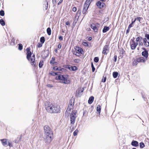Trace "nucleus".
I'll return each mask as SVG.
<instances>
[{"instance_id":"nucleus-1","label":"nucleus","mask_w":149,"mask_h":149,"mask_svg":"<svg viewBox=\"0 0 149 149\" xmlns=\"http://www.w3.org/2000/svg\"><path fill=\"white\" fill-rule=\"evenodd\" d=\"M45 108L47 111L51 113L60 112V107L56 104H49L47 106H46Z\"/></svg>"},{"instance_id":"nucleus-2","label":"nucleus","mask_w":149,"mask_h":149,"mask_svg":"<svg viewBox=\"0 0 149 149\" xmlns=\"http://www.w3.org/2000/svg\"><path fill=\"white\" fill-rule=\"evenodd\" d=\"M26 58L30 62L31 65L33 66H35L36 65V61L35 55L32 54L30 51V48H27L26 49Z\"/></svg>"},{"instance_id":"nucleus-3","label":"nucleus","mask_w":149,"mask_h":149,"mask_svg":"<svg viewBox=\"0 0 149 149\" xmlns=\"http://www.w3.org/2000/svg\"><path fill=\"white\" fill-rule=\"evenodd\" d=\"M56 80H60L62 81V82L65 84H69L70 83V81L68 79V76L67 75H59L56 76L55 78Z\"/></svg>"},{"instance_id":"nucleus-4","label":"nucleus","mask_w":149,"mask_h":149,"mask_svg":"<svg viewBox=\"0 0 149 149\" xmlns=\"http://www.w3.org/2000/svg\"><path fill=\"white\" fill-rule=\"evenodd\" d=\"M53 137V133L45 134L44 139L45 142L47 143H49L52 141Z\"/></svg>"},{"instance_id":"nucleus-5","label":"nucleus","mask_w":149,"mask_h":149,"mask_svg":"<svg viewBox=\"0 0 149 149\" xmlns=\"http://www.w3.org/2000/svg\"><path fill=\"white\" fill-rule=\"evenodd\" d=\"M92 0H86V1L84 4V7L82 10V13L83 14H86Z\"/></svg>"},{"instance_id":"nucleus-6","label":"nucleus","mask_w":149,"mask_h":149,"mask_svg":"<svg viewBox=\"0 0 149 149\" xmlns=\"http://www.w3.org/2000/svg\"><path fill=\"white\" fill-rule=\"evenodd\" d=\"M77 111H74L73 112L70 114V123L72 124H74L75 122L76 118L77 116L76 114Z\"/></svg>"},{"instance_id":"nucleus-7","label":"nucleus","mask_w":149,"mask_h":149,"mask_svg":"<svg viewBox=\"0 0 149 149\" xmlns=\"http://www.w3.org/2000/svg\"><path fill=\"white\" fill-rule=\"evenodd\" d=\"M75 51L74 52V54L78 56H80L81 54H82L83 52V50L80 47L76 46L74 48Z\"/></svg>"},{"instance_id":"nucleus-8","label":"nucleus","mask_w":149,"mask_h":149,"mask_svg":"<svg viewBox=\"0 0 149 149\" xmlns=\"http://www.w3.org/2000/svg\"><path fill=\"white\" fill-rule=\"evenodd\" d=\"M44 132L45 134L52 133L51 129L48 125H45L44 127Z\"/></svg>"},{"instance_id":"nucleus-9","label":"nucleus","mask_w":149,"mask_h":149,"mask_svg":"<svg viewBox=\"0 0 149 149\" xmlns=\"http://www.w3.org/2000/svg\"><path fill=\"white\" fill-rule=\"evenodd\" d=\"M138 44V43L135 42L134 40H132V42L131 43V49L132 50L134 49Z\"/></svg>"},{"instance_id":"nucleus-10","label":"nucleus","mask_w":149,"mask_h":149,"mask_svg":"<svg viewBox=\"0 0 149 149\" xmlns=\"http://www.w3.org/2000/svg\"><path fill=\"white\" fill-rule=\"evenodd\" d=\"M1 141L2 143L3 146H8V143L9 141L8 139H1Z\"/></svg>"},{"instance_id":"nucleus-11","label":"nucleus","mask_w":149,"mask_h":149,"mask_svg":"<svg viewBox=\"0 0 149 149\" xmlns=\"http://www.w3.org/2000/svg\"><path fill=\"white\" fill-rule=\"evenodd\" d=\"M73 109L71 108L70 109V108L68 107V108L65 112V113L66 116H68L70 114H71L73 112Z\"/></svg>"},{"instance_id":"nucleus-12","label":"nucleus","mask_w":149,"mask_h":149,"mask_svg":"<svg viewBox=\"0 0 149 149\" xmlns=\"http://www.w3.org/2000/svg\"><path fill=\"white\" fill-rule=\"evenodd\" d=\"M144 51L142 52V55L145 57L146 58H147L148 56V52L146 50L145 48H143Z\"/></svg>"},{"instance_id":"nucleus-13","label":"nucleus","mask_w":149,"mask_h":149,"mask_svg":"<svg viewBox=\"0 0 149 149\" xmlns=\"http://www.w3.org/2000/svg\"><path fill=\"white\" fill-rule=\"evenodd\" d=\"M104 4L103 2H101L100 1L98 2L97 3V6L100 8H102L104 6Z\"/></svg>"},{"instance_id":"nucleus-14","label":"nucleus","mask_w":149,"mask_h":149,"mask_svg":"<svg viewBox=\"0 0 149 149\" xmlns=\"http://www.w3.org/2000/svg\"><path fill=\"white\" fill-rule=\"evenodd\" d=\"M91 27L93 29L95 32H97V28L96 25L94 24H92L91 25Z\"/></svg>"},{"instance_id":"nucleus-15","label":"nucleus","mask_w":149,"mask_h":149,"mask_svg":"<svg viewBox=\"0 0 149 149\" xmlns=\"http://www.w3.org/2000/svg\"><path fill=\"white\" fill-rule=\"evenodd\" d=\"M143 42L144 45L146 47L149 46V42L147 41L146 38H144L143 39Z\"/></svg>"},{"instance_id":"nucleus-16","label":"nucleus","mask_w":149,"mask_h":149,"mask_svg":"<svg viewBox=\"0 0 149 149\" xmlns=\"http://www.w3.org/2000/svg\"><path fill=\"white\" fill-rule=\"evenodd\" d=\"M74 105V102L72 101H69L68 104V107L70 108L73 109V107Z\"/></svg>"},{"instance_id":"nucleus-17","label":"nucleus","mask_w":149,"mask_h":149,"mask_svg":"<svg viewBox=\"0 0 149 149\" xmlns=\"http://www.w3.org/2000/svg\"><path fill=\"white\" fill-rule=\"evenodd\" d=\"M131 145L135 147H137L139 145L138 142L137 141H133L132 142Z\"/></svg>"},{"instance_id":"nucleus-18","label":"nucleus","mask_w":149,"mask_h":149,"mask_svg":"<svg viewBox=\"0 0 149 149\" xmlns=\"http://www.w3.org/2000/svg\"><path fill=\"white\" fill-rule=\"evenodd\" d=\"M109 29V27L105 26L102 30V32L103 33H105L108 31Z\"/></svg>"},{"instance_id":"nucleus-19","label":"nucleus","mask_w":149,"mask_h":149,"mask_svg":"<svg viewBox=\"0 0 149 149\" xmlns=\"http://www.w3.org/2000/svg\"><path fill=\"white\" fill-rule=\"evenodd\" d=\"M108 48V46L107 45H105L103 48V50L102 52L103 54H106V52L107 50V49Z\"/></svg>"},{"instance_id":"nucleus-20","label":"nucleus","mask_w":149,"mask_h":149,"mask_svg":"<svg viewBox=\"0 0 149 149\" xmlns=\"http://www.w3.org/2000/svg\"><path fill=\"white\" fill-rule=\"evenodd\" d=\"M147 60V58L144 59L143 58H140L138 59L139 62H143L144 63Z\"/></svg>"},{"instance_id":"nucleus-21","label":"nucleus","mask_w":149,"mask_h":149,"mask_svg":"<svg viewBox=\"0 0 149 149\" xmlns=\"http://www.w3.org/2000/svg\"><path fill=\"white\" fill-rule=\"evenodd\" d=\"M96 110L97 112L100 114L101 110V107L100 105H98L97 107Z\"/></svg>"},{"instance_id":"nucleus-22","label":"nucleus","mask_w":149,"mask_h":149,"mask_svg":"<svg viewBox=\"0 0 149 149\" xmlns=\"http://www.w3.org/2000/svg\"><path fill=\"white\" fill-rule=\"evenodd\" d=\"M94 98L93 97L91 96L90 97L88 100V103L89 104H91L93 102L94 100Z\"/></svg>"},{"instance_id":"nucleus-23","label":"nucleus","mask_w":149,"mask_h":149,"mask_svg":"<svg viewBox=\"0 0 149 149\" xmlns=\"http://www.w3.org/2000/svg\"><path fill=\"white\" fill-rule=\"evenodd\" d=\"M69 69L72 71H75L77 69V68L76 66H74L69 67Z\"/></svg>"},{"instance_id":"nucleus-24","label":"nucleus","mask_w":149,"mask_h":149,"mask_svg":"<svg viewBox=\"0 0 149 149\" xmlns=\"http://www.w3.org/2000/svg\"><path fill=\"white\" fill-rule=\"evenodd\" d=\"M118 75V73L117 72H114L113 73V75L114 78H116Z\"/></svg>"},{"instance_id":"nucleus-25","label":"nucleus","mask_w":149,"mask_h":149,"mask_svg":"<svg viewBox=\"0 0 149 149\" xmlns=\"http://www.w3.org/2000/svg\"><path fill=\"white\" fill-rule=\"evenodd\" d=\"M47 32L49 35H50L51 33V29L50 28H48L47 29Z\"/></svg>"},{"instance_id":"nucleus-26","label":"nucleus","mask_w":149,"mask_h":149,"mask_svg":"<svg viewBox=\"0 0 149 149\" xmlns=\"http://www.w3.org/2000/svg\"><path fill=\"white\" fill-rule=\"evenodd\" d=\"M0 24L3 26H4L5 24L4 21L2 19H0Z\"/></svg>"},{"instance_id":"nucleus-27","label":"nucleus","mask_w":149,"mask_h":149,"mask_svg":"<svg viewBox=\"0 0 149 149\" xmlns=\"http://www.w3.org/2000/svg\"><path fill=\"white\" fill-rule=\"evenodd\" d=\"M136 18L133 21H132V23L130 24L129 25V28H131L132 26V25L135 22L136 20Z\"/></svg>"},{"instance_id":"nucleus-28","label":"nucleus","mask_w":149,"mask_h":149,"mask_svg":"<svg viewBox=\"0 0 149 149\" xmlns=\"http://www.w3.org/2000/svg\"><path fill=\"white\" fill-rule=\"evenodd\" d=\"M45 41V38L44 37H42L40 39V42L42 43H44Z\"/></svg>"},{"instance_id":"nucleus-29","label":"nucleus","mask_w":149,"mask_h":149,"mask_svg":"<svg viewBox=\"0 0 149 149\" xmlns=\"http://www.w3.org/2000/svg\"><path fill=\"white\" fill-rule=\"evenodd\" d=\"M142 39V38L141 37H138L136 39V42L141 41Z\"/></svg>"},{"instance_id":"nucleus-30","label":"nucleus","mask_w":149,"mask_h":149,"mask_svg":"<svg viewBox=\"0 0 149 149\" xmlns=\"http://www.w3.org/2000/svg\"><path fill=\"white\" fill-rule=\"evenodd\" d=\"M23 48V46L22 44H19L18 49L19 50H21Z\"/></svg>"},{"instance_id":"nucleus-31","label":"nucleus","mask_w":149,"mask_h":149,"mask_svg":"<svg viewBox=\"0 0 149 149\" xmlns=\"http://www.w3.org/2000/svg\"><path fill=\"white\" fill-rule=\"evenodd\" d=\"M43 61H40L39 64L40 68H42L43 65Z\"/></svg>"},{"instance_id":"nucleus-32","label":"nucleus","mask_w":149,"mask_h":149,"mask_svg":"<svg viewBox=\"0 0 149 149\" xmlns=\"http://www.w3.org/2000/svg\"><path fill=\"white\" fill-rule=\"evenodd\" d=\"M138 62V60H134L133 62V65H136L137 64V62Z\"/></svg>"},{"instance_id":"nucleus-33","label":"nucleus","mask_w":149,"mask_h":149,"mask_svg":"<svg viewBox=\"0 0 149 149\" xmlns=\"http://www.w3.org/2000/svg\"><path fill=\"white\" fill-rule=\"evenodd\" d=\"M74 61L75 63H79L80 62V60L79 59H76L74 60Z\"/></svg>"},{"instance_id":"nucleus-34","label":"nucleus","mask_w":149,"mask_h":149,"mask_svg":"<svg viewBox=\"0 0 149 149\" xmlns=\"http://www.w3.org/2000/svg\"><path fill=\"white\" fill-rule=\"evenodd\" d=\"M55 60V58L54 57H52L51 60L50 61V63L52 64V63L54 62Z\"/></svg>"},{"instance_id":"nucleus-35","label":"nucleus","mask_w":149,"mask_h":149,"mask_svg":"<svg viewBox=\"0 0 149 149\" xmlns=\"http://www.w3.org/2000/svg\"><path fill=\"white\" fill-rule=\"evenodd\" d=\"M0 15L1 16H3L4 15V12L3 10H1L0 11Z\"/></svg>"},{"instance_id":"nucleus-36","label":"nucleus","mask_w":149,"mask_h":149,"mask_svg":"<svg viewBox=\"0 0 149 149\" xmlns=\"http://www.w3.org/2000/svg\"><path fill=\"white\" fill-rule=\"evenodd\" d=\"M81 13V11L80 10H78L77 13V15H78V17H79L80 15V14Z\"/></svg>"},{"instance_id":"nucleus-37","label":"nucleus","mask_w":149,"mask_h":149,"mask_svg":"<svg viewBox=\"0 0 149 149\" xmlns=\"http://www.w3.org/2000/svg\"><path fill=\"white\" fill-rule=\"evenodd\" d=\"M94 61L96 62V63H97L98 62V61H99V58L98 57H95L94 58Z\"/></svg>"},{"instance_id":"nucleus-38","label":"nucleus","mask_w":149,"mask_h":149,"mask_svg":"<svg viewBox=\"0 0 149 149\" xmlns=\"http://www.w3.org/2000/svg\"><path fill=\"white\" fill-rule=\"evenodd\" d=\"M140 146L141 148H143L144 147V144L142 142L140 143Z\"/></svg>"},{"instance_id":"nucleus-39","label":"nucleus","mask_w":149,"mask_h":149,"mask_svg":"<svg viewBox=\"0 0 149 149\" xmlns=\"http://www.w3.org/2000/svg\"><path fill=\"white\" fill-rule=\"evenodd\" d=\"M65 70V69L63 68H61L60 67L58 68V69L57 70H58L59 71H63Z\"/></svg>"},{"instance_id":"nucleus-40","label":"nucleus","mask_w":149,"mask_h":149,"mask_svg":"<svg viewBox=\"0 0 149 149\" xmlns=\"http://www.w3.org/2000/svg\"><path fill=\"white\" fill-rule=\"evenodd\" d=\"M91 67L92 68V70L93 72H94L95 70V68L93 66V64L92 63L91 64Z\"/></svg>"},{"instance_id":"nucleus-41","label":"nucleus","mask_w":149,"mask_h":149,"mask_svg":"<svg viewBox=\"0 0 149 149\" xmlns=\"http://www.w3.org/2000/svg\"><path fill=\"white\" fill-rule=\"evenodd\" d=\"M78 131L77 130H75L73 133V134L74 136H76L77 134Z\"/></svg>"},{"instance_id":"nucleus-42","label":"nucleus","mask_w":149,"mask_h":149,"mask_svg":"<svg viewBox=\"0 0 149 149\" xmlns=\"http://www.w3.org/2000/svg\"><path fill=\"white\" fill-rule=\"evenodd\" d=\"M83 45L86 46H88V44L87 42H83L82 43Z\"/></svg>"},{"instance_id":"nucleus-43","label":"nucleus","mask_w":149,"mask_h":149,"mask_svg":"<svg viewBox=\"0 0 149 149\" xmlns=\"http://www.w3.org/2000/svg\"><path fill=\"white\" fill-rule=\"evenodd\" d=\"M106 79L107 78L106 77H103V79H102V81L103 82H105L106 81Z\"/></svg>"},{"instance_id":"nucleus-44","label":"nucleus","mask_w":149,"mask_h":149,"mask_svg":"<svg viewBox=\"0 0 149 149\" xmlns=\"http://www.w3.org/2000/svg\"><path fill=\"white\" fill-rule=\"evenodd\" d=\"M8 145L10 147H12L13 145L12 143H10L8 141Z\"/></svg>"},{"instance_id":"nucleus-45","label":"nucleus","mask_w":149,"mask_h":149,"mask_svg":"<svg viewBox=\"0 0 149 149\" xmlns=\"http://www.w3.org/2000/svg\"><path fill=\"white\" fill-rule=\"evenodd\" d=\"M145 37L147 38L148 40H149V34H146L145 35Z\"/></svg>"},{"instance_id":"nucleus-46","label":"nucleus","mask_w":149,"mask_h":149,"mask_svg":"<svg viewBox=\"0 0 149 149\" xmlns=\"http://www.w3.org/2000/svg\"><path fill=\"white\" fill-rule=\"evenodd\" d=\"M72 10L74 12H75L77 10V8L75 7H74L72 9Z\"/></svg>"},{"instance_id":"nucleus-47","label":"nucleus","mask_w":149,"mask_h":149,"mask_svg":"<svg viewBox=\"0 0 149 149\" xmlns=\"http://www.w3.org/2000/svg\"><path fill=\"white\" fill-rule=\"evenodd\" d=\"M58 73H56V72H53L52 73H51V74L53 75H58Z\"/></svg>"},{"instance_id":"nucleus-48","label":"nucleus","mask_w":149,"mask_h":149,"mask_svg":"<svg viewBox=\"0 0 149 149\" xmlns=\"http://www.w3.org/2000/svg\"><path fill=\"white\" fill-rule=\"evenodd\" d=\"M66 25H68L69 26H70V24L69 22L67 21L65 23Z\"/></svg>"},{"instance_id":"nucleus-49","label":"nucleus","mask_w":149,"mask_h":149,"mask_svg":"<svg viewBox=\"0 0 149 149\" xmlns=\"http://www.w3.org/2000/svg\"><path fill=\"white\" fill-rule=\"evenodd\" d=\"M114 61L115 62H116L117 61V56L116 55H115L114 56Z\"/></svg>"},{"instance_id":"nucleus-50","label":"nucleus","mask_w":149,"mask_h":149,"mask_svg":"<svg viewBox=\"0 0 149 149\" xmlns=\"http://www.w3.org/2000/svg\"><path fill=\"white\" fill-rule=\"evenodd\" d=\"M58 69V68L57 66H56L53 68V69L54 70H57Z\"/></svg>"},{"instance_id":"nucleus-51","label":"nucleus","mask_w":149,"mask_h":149,"mask_svg":"<svg viewBox=\"0 0 149 149\" xmlns=\"http://www.w3.org/2000/svg\"><path fill=\"white\" fill-rule=\"evenodd\" d=\"M42 46V44L40 43H38V47H41Z\"/></svg>"},{"instance_id":"nucleus-52","label":"nucleus","mask_w":149,"mask_h":149,"mask_svg":"<svg viewBox=\"0 0 149 149\" xmlns=\"http://www.w3.org/2000/svg\"><path fill=\"white\" fill-rule=\"evenodd\" d=\"M59 39L61 40H63V37L62 36H60L59 37Z\"/></svg>"},{"instance_id":"nucleus-53","label":"nucleus","mask_w":149,"mask_h":149,"mask_svg":"<svg viewBox=\"0 0 149 149\" xmlns=\"http://www.w3.org/2000/svg\"><path fill=\"white\" fill-rule=\"evenodd\" d=\"M141 17H137V19L139 21V22L141 23L140 22V20H141Z\"/></svg>"},{"instance_id":"nucleus-54","label":"nucleus","mask_w":149,"mask_h":149,"mask_svg":"<svg viewBox=\"0 0 149 149\" xmlns=\"http://www.w3.org/2000/svg\"><path fill=\"white\" fill-rule=\"evenodd\" d=\"M131 28H129V26L128 29L127 30V33H128L129 32V31H130V29Z\"/></svg>"},{"instance_id":"nucleus-55","label":"nucleus","mask_w":149,"mask_h":149,"mask_svg":"<svg viewBox=\"0 0 149 149\" xmlns=\"http://www.w3.org/2000/svg\"><path fill=\"white\" fill-rule=\"evenodd\" d=\"M47 86L48 87H52V86L51 85L49 84H47Z\"/></svg>"},{"instance_id":"nucleus-56","label":"nucleus","mask_w":149,"mask_h":149,"mask_svg":"<svg viewBox=\"0 0 149 149\" xmlns=\"http://www.w3.org/2000/svg\"><path fill=\"white\" fill-rule=\"evenodd\" d=\"M58 63L57 62H54L53 63L52 65H57L58 64Z\"/></svg>"},{"instance_id":"nucleus-57","label":"nucleus","mask_w":149,"mask_h":149,"mask_svg":"<svg viewBox=\"0 0 149 149\" xmlns=\"http://www.w3.org/2000/svg\"><path fill=\"white\" fill-rule=\"evenodd\" d=\"M63 0H60V1L58 3V4H59L63 2Z\"/></svg>"},{"instance_id":"nucleus-58","label":"nucleus","mask_w":149,"mask_h":149,"mask_svg":"<svg viewBox=\"0 0 149 149\" xmlns=\"http://www.w3.org/2000/svg\"><path fill=\"white\" fill-rule=\"evenodd\" d=\"M61 45L59 44L58 45V48L59 49H60L61 48Z\"/></svg>"},{"instance_id":"nucleus-59","label":"nucleus","mask_w":149,"mask_h":149,"mask_svg":"<svg viewBox=\"0 0 149 149\" xmlns=\"http://www.w3.org/2000/svg\"><path fill=\"white\" fill-rule=\"evenodd\" d=\"M139 45H143V43L142 42H140L139 43Z\"/></svg>"},{"instance_id":"nucleus-60","label":"nucleus","mask_w":149,"mask_h":149,"mask_svg":"<svg viewBox=\"0 0 149 149\" xmlns=\"http://www.w3.org/2000/svg\"><path fill=\"white\" fill-rule=\"evenodd\" d=\"M91 39H92V38L91 37H90L89 38H88V40H91Z\"/></svg>"},{"instance_id":"nucleus-61","label":"nucleus","mask_w":149,"mask_h":149,"mask_svg":"<svg viewBox=\"0 0 149 149\" xmlns=\"http://www.w3.org/2000/svg\"><path fill=\"white\" fill-rule=\"evenodd\" d=\"M83 91V90H81V91H79L78 92V93L79 92L80 93V92H81V93H82Z\"/></svg>"},{"instance_id":"nucleus-62","label":"nucleus","mask_w":149,"mask_h":149,"mask_svg":"<svg viewBox=\"0 0 149 149\" xmlns=\"http://www.w3.org/2000/svg\"><path fill=\"white\" fill-rule=\"evenodd\" d=\"M100 0L101 1H104V0Z\"/></svg>"},{"instance_id":"nucleus-63","label":"nucleus","mask_w":149,"mask_h":149,"mask_svg":"<svg viewBox=\"0 0 149 149\" xmlns=\"http://www.w3.org/2000/svg\"><path fill=\"white\" fill-rule=\"evenodd\" d=\"M132 149H136L135 148H133Z\"/></svg>"},{"instance_id":"nucleus-64","label":"nucleus","mask_w":149,"mask_h":149,"mask_svg":"<svg viewBox=\"0 0 149 149\" xmlns=\"http://www.w3.org/2000/svg\"><path fill=\"white\" fill-rule=\"evenodd\" d=\"M47 5H48V3L47 2Z\"/></svg>"}]
</instances>
